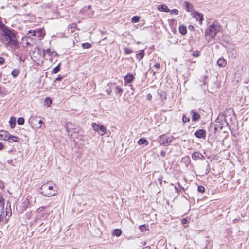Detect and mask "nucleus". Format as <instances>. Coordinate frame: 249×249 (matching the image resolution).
Wrapping results in <instances>:
<instances>
[{"instance_id":"obj_40","label":"nucleus","mask_w":249,"mask_h":249,"mask_svg":"<svg viewBox=\"0 0 249 249\" xmlns=\"http://www.w3.org/2000/svg\"><path fill=\"white\" fill-rule=\"evenodd\" d=\"M132 50L130 49L129 48H126L125 49V53L127 54H131L132 53Z\"/></svg>"},{"instance_id":"obj_27","label":"nucleus","mask_w":249,"mask_h":249,"mask_svg":"<svg viewBox=\"0 0 249 249\" xmlns=\"http://www.w3.org/2000/svg\"><path fill=\"white\" fill-rule=\"evenodd\" d=\"M92 46L91 44L89 43H84L82 45V47L83 49H89Z\"/></svg>"},{"instance_id":"obj_60","label":"nucleus","mask_w":249,"mask_h":249,"mask_svg":"<svg viewBox=\"0 0 249 249\" xmlns=\"http://www.w3.org/2000/svg\"><path fill=\"white\" fill-rule=\"evenodd\" d=\"M2 219V218H0V223L1 222Z\"/></svg>"},{"instance_id":"obj_36","label":"nucleus","mask_w":249,"mask_h":249,"mask_svg":"<svg viewBox=\"0 0 249 249\" xmlns=\"http://www.w3.org/2000/svg\"><path fill=\"white\" fill-rule=\"evenodd\" d=\"M140 17H132V21L134 23L138 22L140 20Z\"/></svg>"},{"instance_id":"obj_33","label":"nucleus","mask_w":249,"mask_h":249,"mask_svg":"<svg viewBox=\"0 0 249 249\" xmlns=\"http://www.w3.org/2000/svg\"><path fill=\"white\" fill-rule=\"evenodd\" d=\"M205 188L204 186L200 185L198 186L197 187V191L201 193H203L205 192Z\"/></svg>"},{"instance_id":"obj_4","label":"nucleus","mask_w":249,"mask_h":249,"mask_svg":"<svg viewBox=\"0 0 249 249\" xmlns=\"http://www.w3.org/2000/svg\"><path fill=\"white\" fill-rule=\"evenodd\" d=\"M66 128L69 134L71 132V135H72L73 134H79L81 131L80 128L78 125L71 122H68L66 124Z\"/></svg>"},{"instance_id":"obj_29","label":"nucleus","mask_w":249,"mask_h":249,"mask_svg":"<svg viewBox=\"0 0 249 249\" xmlns=\"http://www.w3.org/2000/svg\"><path fill=\"white\" fill-rule=\"evenodd\" d=\"M4 206V199L1 196H0V208L2 210L3 209Z\"/></svg>"},{"instance_id":"obj_17","label":"nucleus","mask_w":249,"mask_h":249,"mask_svg":"<svg viewBox=\"0 0 249 249\" xmlns=\"http://www.w3.org/2000/svg\"><path fill=\"white\" fill-rule=\"evenodd\" d=\"M138 143L140 145H147L148 144V142L144 138H141L138 142Z\"/></svg>"},{"instance_id":"obj_14","label":"nucleus","mask_w":249,"mask_h":249,"mask_svg":"<svg viewBox=\"0 0 249 249\" xmlns=\"http://www.w3.org/2000/svg\"><path fill=\"white\" fill-rule=\"evenodd\" d=\"M8 135L9 133L8 132L4 130L0 131V140H7Z\"/></svg>"},{"instance_id":"obj_52","label":"nucleus","mask_w":249,"mask_h":249,"mask_svg":"<svg viewBox=\"0 0 249 249\" xmlns=\"http://www.w3.org/2000/svg\"><path fill=\"white\" fill-rule=\"evenodd\" d=\"M3 147H4V146H3V143L2 142H0V150L3 149Z\"/></svg>"},{"instance_id":"obj_39","label":"nucleus","mask_w":249,"mask_h":249,"mask_svg":"<svg viewBox=\"0 0 249 249\" xmlns=\"http://www.w3.org/2000/svg\"><path fill=\"white\" fill-rule=\"evenodd\" d=\"M4 216V207H3V209L2 210L1 208H0V218H3Z\"/></svg>"},{"instance_id":"obj_25","label":"nucleus","mask_w":249,"mask_h":249,"mask_svg":"<svg viewBox=\"0 0 249 249\" xmlns=\"http://www.w3.org/2000/svg\"><path fill=\"white\" fill-rule=\"evenodd\" d=\"M114 87L115 88V92L116 93H119L120 94H122L123 93V89L121 88H120L118 86H114Z\"/></svg>"},{"instance_id":"obj_7","label":"nucleus","mask_w":249,"mask_h":249,"mask_svg":"<svg viewBox=\"0 0 249 249\" xmlns=\"http://www.w3.org/2000/svg\"><path fill=\"white\" fill-rule=\"evenodd\" d=\"M192 158L194 160H203L205 159V157L200 153L198 152H195L192 154Z\"/></svg>"},{"instance_id":"obj_59","label":"nucleus","mask_w":249,"mask_h":249,"mask_svg":"<svg viewBox=\"0 0 249 249\" xmlns=\"http://www.w3.org/2000/svg\"><path fill=\"white\" fill-rule=\"evenodd\" d=\"M89 8H90V5H89V6L88 7V9H89Z\"/></svg>"},{"instance_id":"obj_28","label":"nucleus","mask_w":249,"mask_h":249,"mask_svg":"<svg viewBox=\"0 0 249 249\" xmlns=\"http://www.w3.org/2000/svg\"><path fill=\"white\" fill-rule=\"evenodd\" d=\"M100 124H97L96 123H93L92 124L93 129L95 131L98 132L99 131V127H100Z\"/></svg>"},{"instance_id":"obj_38","label":"nucleus","mask_w":249,"mask_h":249,"mask_svg":"<svg viewBox=\"0 0 249 249\" xmlns=\"http://www.w3.org/2000/svg\"><path fill=\"white\" fill-rule=\"evenodd\" d=\"M193 56L195 57H198L200 56V52L196 51L193 53Z\"/></svg>"},{"instance_id":"obj_21","label":"nucleus","mask_w":249,"mask_h":249,"mask_svg":"<svg viewBox=\"0 0 249 249\" xmlns=\"http://www.w3.org/2000/svg\"><path fill=\"white\" fill-rule=\"evenodd\" d=\"M9 124L10 127L12 128H14L16 125V118L14 117H11V119L9 121Z\"/></svg>"},{"instance_id":"obj_53","label":"nucleus","mask_w":249,"mask_h":249,"mask_svg":"<svg viewBox=\"0 0 249 249\" xmlns=\"http://www.w3.org/2000/svg\"><path fill=\"white\" fill-rule=\"evenodd\" d=\"M38 123L40 124L39 126H38V127L40 128L41 127V125L43 123V122L41 120H40L38 121Z\"/></svg>"},{"instance_id":"obj_34","label":"nucleus","mask_w":249,"mask_h":249,"mask_svg":"<svg viewBox=\"0 0 249 249\" xmlns=\"http://www.w3.org/2000/svg\"><path fill=\"white\" fill-rule=\"evenodd\" d=\"M77 27V25L76 23H72V24H69L68 26V30H69L70 29H75Z\"/></svg>"},{"instance_id":"obj_22","label":"nucleus","mask_w":249,"mask_h":249,"mask_svg":"<svg viewBox=\"0 0 249 249\" xmlns=\"http://www.w3.org/2000/svg\"><path fill=\"white\" fill-rule=\"evenodd\" d=\"M19 71H20L19 69H15L12 71L11 74L13 77L15 78L19 74Z\"/></svg>"},{"instance_id":"obj_11","label":"nucleus","mask_w":249,"mask_h":249,"mask_svg":"<svg viewBox=\"0 0 249 249\" xmlns=\"http://www.w3.org/2000/svg\"><path fill=\"white\" fill-rule=\"evenodd\" d=\"M35 33V37H37L39 40H41L44 37V34L41 29L36 30Z\"/></svg>"},{"instance_id":"obj_9","label":"nucleus","mask_w":249,"mask_h":249,"mask_svg":"<svg viewBox=\"0 0 249 249\" xmlns=\"http://www.w3.org/2000/svg\"><path fill=\"white\" fill-rule=\"evenodd\" d=\"M182 6L183 8L188 12H192L193 9L192 4L187 1L183 3Z\"/></svg>"},{"instance_id":"obj_24","label":"nucleus","mask_w":249,"mask_h":249,"mask_svg":"<svg viewBox=\"0 0 249 249\" xmlns=\"http://www.w3.org/2000/svg\"><path fill=\"white\" fill-rule=\"evenodd\" d=\"M60 70V64L56 66L52 71V74H56L58 73Z\"/></svg>"},{"instance_id":"obj_19","label":"nucleus","mask_w":249,"mask_h":249,"mask_svg":"<svg viewBox=\"0 0 249 249\" xmlns=\"http://www.w3.org/2000/svg\"><path fill=\"white\" fill-rule=\"evenodd\" d=\"M122 231L119 229H114L112 231V235L114 236H116L117 237H119L121 235Z\"/></svg>"},{"instance_id":"obj_35","label":"nucleus","mask_w":249,"mask_h":249,"mask_svg":"<svg viewBox=\"0 0 249 249\" xmlns=\"http://www.w3.org/2000/svg\"><path fill=\"white\" fill-rule=\"evenodd\" d=\"M210 170H211V168H210V164H209L208 162L207 161V167H206V169L205 170L204 174L205 175L208 174L210 172Z\"/></svg>"},{"instance_id":"obj_61","label":"nucleus","mask_w":249,"mask_h":249,"mask_svg":"<svg viewBox=\"0 0 249 249\" xmlns=\"http://www.w3.org/2000/svg\"><path fill=\"white\" fill-rule=\"evenodd\" d=\"M155 73H156V72H155V71H153V75H155Z\"/></svg>"},{"instance_id":"obj_44","label":"nucleus","mask_w":249,"mask_h":249,"mask_svg":"<svg viewBox=\"0 0 249 249\" xmlns=\"http://www.w3.org/2000/svg\"><path fill=\"white\" fill-rule=\"evenodd\" d=\"M8 206L10 207V210H11V208H10V207H11L10 203L9 201H7L6 202V210H7V207H8ZM7 213H8V212L6 211V215H7Z\"/></svg>"},{"instance_id":"obj_12","label":"nucleus","mask_w":249,"mask_h":249,"mask_svg":"<svg viewBox=\"0 0 249 249\" xmlns=\"http://www.w3.org/2000/svg\"><path fill=\"white\" fill-rule=\"evenodd\" d=\"M7 141L9 142H18L20 141V138L17 136L10 135L9 134Z\"/></svg>"},{"instance_id":"obj_43","label":"nucleus","mask_w":249,"mask_h":249,"mask_svg":"<svg viewBox=\"0 0 249 249\" xmlns=\"http://www.w3.org/2000/svg\"><path fill=\"white\" fill-rule=\"evenodd\" d=\"M187 222H188V220H187V219L186 218H183L181 220V223L183 225H184V224H186Z\"/></svg>"},{"instance_id":"obj_16","label":"nucleus","mask_w":249,"mask_h":249,"mask_svg":"<svg viewBox=\"0 0 249 249\" xmlns=\"http://www.w3.org/2000/svg\"><path fill=\"white\" fill-rule=\"evenodd\" d=\"M179 31L181 34L185 35L187 33V28L185 25H181L179 27Z\"/></svg>"},{"instance_id":"obj_32","label":"nucleus","mask_w":249,"mask_h":249,"mask_svg":"<svg viewBox=\"0 0 249 249\" xmlns=\"http://www.w3.org/2000/svg\"><path fill=\"white\" fill-rule=\"evenodd\" d=\"M52 100L50 98H46L45 100V103L47 105L48 107H50V105L52 104Z\"/></svg>"},{"instance_id":"obj_42","label":"nucleus","mask_w":249,"mask_h":249,"mask_svg":"<svg viewBox=\"0 0 249 249\" xmlns=\"http://www.w3.org/2000/svg\"><path fill=\"white\" fill-rule=\"evenodd\" d=\"M63 78V76L61 75H58V76L55 79V81H61Z\"/></svg>"},{"instance_id":"obj_63","label":"nucleus","mask_w":249,"mask_h":249,"mask_svg":"<svg viewBox=\"0 0 249 249\" xmlns=\"http://www.w3.org/2000/svg\"><path fill=\"white\" fill-rule=\"evenodd\" d=\"M73 32V30H71V33H72Z\"/></svg>"},{"instance_id":"obj_15","label":"nucleus","mask_w":249,"mask_h":249,"mask_svg":"<svg viewBox=\"0 0 249 249\" xmlns=\"http://www.w3.org/2000/svg\"><path fill=\"white\" fill-rule=\"evenodd\" d=\"M217 64L220 67H224L227 65V62L223 58H221L217 60Z\"/></svg>"},{"instance_id":"obj_18","label":"nucleus","mask_w":249,"mask_h":249,"mask_svg":"<svg viewBox=\"0 0 249 249\" xmlns=\"http://www.w3.org/2000/svg\"><path fill=\"white\" fill-rule=\"evenodd\" d=\"M98 133L101 135L103 136L105 134L106 132V128L105 126L102 125H100L99 127V131H98Z\"/></svg>"},{"instance_id":"obj_8","label":"nucleus","mask_w":249,"mask_h":249,"mask_svg":"<svg viewBox=\"0 0 249 249\" xmlns=\"http://www.w3.org/2000/svg\"><path fill=\"white\" fill-rule=\"evenodd\" d=\"M195 136L198 138H203L206 137V131L204 129H199L196 131L194 133Z\"/></svg>"},{"instance_id":"obj_37","label":"nucleus","mask_w":249,"mask_h":249,"mask_svg":"<svg viewBox=\"0 0 249 249\" xmlns=\"http://www.w3.org/2000/svg\"><path fill=\"white\" fill-rule=\"evenodd\" d=\"M190 121V118L189 117H187L185 115H183L182 116V122L183 123L189 122Z\"/></svg>"},{"instance_id":"obj_46","label":"nucleus","mask_w":249,"mask_h":249,"mask_svg":"<svg viewBox=\"0 0 249 249\" xmlns=\"http://www.w3.org/2000/svg\"><path fill=\"white\" fill-rule=\"evenodd\" d=\"M154 67L157 69H159L160 67V64L159 63H156L155 64Z\"/></svg>"},{"instance_id":"obj_5","label":"nucleus","mask_w":249,"mask_h":249,"mask_svg":"<svg viewBox=\"0 0 249 249\" xmlns=\"http://www.w3.org/2000/svg\"><path fill=\"white\" fill-rule=\"evenodd\" d=\"M158 9L161 12H168L170 15H176L178 14V11L177 9L170 10L165 4L159 5L158 6Z\"/></svg>"},{"instance_id":"obj_62","label":"nucleus","mask_w":249,"mask_h":249,"mask_svg":"<svg viewBox=\"0 0 249 249\" xmlns=\"http://www.w3.org/2000/svg\"><path fill=\"white\" fill-rule=\"evenodd\" d=\"M222 129V126H220V129Z\"/></svg>"},{"instance_id":"obj_31","label":"nucleus","mask_w":249,"mask_h":249,"mask_svg":"<svg viewBox=\"0 0 249 249\" xmlns=\"http://www.w3.org/2000/svg\"><path fill=\"white\" fill-rule=\"evenodd\" d=\"M139 229L142 232H143L144 231L147 230L148 229L147 228V226H146L145 225H142L139 226Z\"/></svg>"},{"instance_id":"obj_48","label":"nucleus","mask_w":249,"mask_h":249,"mask_svg":"<svg viewBox=\"0 0 249 249\" xmlns=\"http://www.w3.org/2000/svg\"><path fill=\"white\" fill-rule=\"evenodd\" d=\"M152 98V95L151 94H148L146 97V99L147 100H150Z\"/></svg>"},{"instance_id":"obj_49","label":"nucleus","mask_w":249,"mask_h":249,"mask_svg":"<svg viewBox=\"0 0 249 249\" xmlns=\"http://www.w3.org/2000/svg\"><path fill=\"white\" fill-rule=\"evenodd\" d=\"M35 32H36V30H33L32 32L31 30L29 31V33H32V36H35Z\"/></svg>"},{"instance_id":"obj_45","label":"nucleus","mask_w":249,"mask_h":249,"mask_svg":"<svg viewBox=\"0 0 249 249\" xmlns=\"http://www.w3.org/2000/svg\"><path fill=\"white\" fill-rule=\"evenodd\" d=\"M160 155L162 156V157H165V155H166V151H163V150H162L161 152H160Z\"/></svg>"},{"instance_id":"obj_10","label":"nucleus","mask_w":249,"mask_h":249,"mask_svg":"<svg viewBox=\"0 0 249 249\" xmlns=\"http://www.w3.org/2000/svg\"><path fill=\"white\" fill-rule=\"evenodd\" d=\"M192 114V121L193 122H196L199 120L200 119V115L197 112L193 110H192L190 112Z\"/></svg>"},{"instance_id":"obj_3","label":"nucleus","mask_w":249,"mask_h":249,"mask_svg":"<svg viewBox=\"0 0 249 249\" xmlns=\"http://www.w3.org/2000/svg\"><path fill=\"white\" fill-rule=\"evenodd\" d=\"M221 26L218 24L217 22H214L213 24L210 26L209 28L205 31V36L206 38L209 37L210 40L211 38H213L215 36L217 32L221 30Z\"/></svg>"},{"instance_id":"obj_6","label":"nucleus","mask_w":249,"mask_h":249,"mask_svg":"<svg viewBox=\"0 0 249 249\" xmlns=\"http://www.w3.org/2000/svg\"><path fill=\"white\" fill-rule=\"evenodd\" d=\"M173 137H167L165 135H160L159 137V143L160 145L165 143H170L172 141Z\"/></svg>"},{"instance_id":"obj_55","label":"nucleus","mask_w":249,"mask_h":249,"mask_svg":"<svg viewBox=\"0 0 249 249\" xmlns=\"http://www.w3.org/2000/svg\"><path fill=\"white\" fill-rule=\"evenodd\" d=\"M189 29H190V30H193V29H194V26H191V25H190V26H189Z\"/></svg>"},{"instance_id":"obj_13","label":"nucleus","mask_w":249,"mask_h":249,"mask_svg":"<svg viewBox=\"0 0 249 249\" xmlns=\"http://www.w3.org/2000/svg\"><path fill=\"white\" fill-rule=\"evenodd\" d=\"M125 83H131L134 79V76L133 74L128 73L124 78Z\"/></svg>"},{"instance_id":"obj_1","label":"nucleus","mask_w":249,"mask_h":249,"mask_svg":"<svg viewBox=\"0 0 249 249\" xmlns=\"http://www.w3.org/2000/svg\"><path fill=\"white\" fill-rule=\"evenodd\" d=\"M0 29L1 30L0 40L2 43L12 50L19 48V44L17 40L15 34L3 24L1 21H0Z\"/></svg>"},{"instance_id":"obj_26","label":"nucleus","mask_w":249,"mask_h":249,"mask_svg":"<svg viewBox=\"0 0 249 249\" xmlns=\"http://www.w3.org/2000/svg\"><path fill=\"white\" fill-rule=\"evenodd\" d=\"M29 204V200L27 199H25L23 201V202L22 203V207L23 208V210H26V209L28 207Z\"/></svg>"},{"instance_id":"obj_41","label":"nucleus","mask_w":249,"mask_h":249,"mask_svg":"<svg viewBox=\"0 0 249 249\" xmlns=\"http://www.w3.org/2000/svg\"><path fill=\"white\" fill-rule=\"evenodd\" d=\"M196 20L199 21L200 24H201L203 20V17H197Z\"/></svg>"},{"instance_id":"obj_47","label":"nucleus","mask_w":249,"mask_h":249,"mask_svg":"<svg viewBox=\"0 0 249 249\" xmlns=\"http://www.w3.org/2000/svg\"><path fill=\"white\" fill-rule=\"evenodd\" d=\"M4 62V59L2 57H0V65L3 64Z\"/></svg>"},{"instance_id":"obj_20","label":"nucleus","mask_w":249,"mask_h":249,"mask_svg":"<svg viewBox=\"0 0 249 249\" xmlns=\"http://www.w3.org/2000/svg\"><path fill=\"white\" fill-rule=\"evenodd\" d=\"M115 86V84L113 83H109L107 84V86L109 87V89H107L106 91L108 93V95L110 94V93L112 92V89H111L114 88V86Z\"/></svg>"},{"instance_id":"obj_2","label":"nucleus","mask_w":249,"mask_h":249,"mask_svg":"<svg viewBox=\"0 0 249 249\" xmlns=\"http://www.w3.org/2000/svg\"><path fill=\"white\" fill-rule=\"evenodd\" d=\"M54 184L52 182H47L44 183L40 187V193L46 197H51L56 194V191L55 189Z\"/></svg>"},{"instance_id":"obj_51","label":"nucleus","mask_w":249,"mask_h":249,"mask_svg":"<svg viewBox=\"0 0 249 249\" xmlns=\"http://www.w3.org/2000/svg\"><path fill=\"white\" fill-rule=\"evenodd\" d=\"M194 14H195L193 16H203V14H200L199 13H197V12H195Z\"/></svg>"},{"instance_id":"obj_50","label":"nucleus","mask_w":249,"mask_h":249,"mask_svg":"<svg viewBox=\"0 0 249 249\" xmlns=\"http://www.w3.org/2000/svg\"><path fill=\"white\" fill-rule=\"evenodd\" d=\"M165 94H164L163 95H162L161 94H160V98H163V99H162V100H163V99H166V95H164Z\"/></svg>"},{"instance_id":"obj_54","label":"nucleus","mask_w":249,"mask_h":249,"mask_svg":"<svg viewBox=\"0 0 249 249\" xmlns=\"http://www.w3.org/2000/svg\"><path fill=\"white\" fill-rule=\"evenodd\" d=\"M12 162H13L12 160H7V162L9 164H12Z\"/></svg>"},{"instance_id":"obj_23","label":"nucleus","mask_w":249,"mask_h":249,"mask_svg":"<svg viewBox=\"0 0 249 249\" xmlns=\"http://www.w3.org/2000/svg\"><path fill=\"white\" fill-rule=\"evenodd\" d=\"M144 51L142 50L141 52H140L139 53H137L136 54V58L140 60L141 59H143L144 57Z\"/></svg>"},{"instance_id":"obj_56","label":"nucleus","mask_w":249,"mask_h":249,"mask_svg":"<svg viewBox=\"0 0 249 249\" xmlns=\"http://www.w3.org/2000/svg\"><path fill=\"white\" fill-rule=\"evenodd\" d=\"M214 132H215L217 130V127H215L214 128Z\"/></svg>"},{"instance_id":"obj_57","label":"nucleus","mask_w":249,"mask_h":249,"mask_svg":"<svg viewBox=\"0 0 249 249\" xmlns=\"http://www.w3.org/2000/svg\"><path fill=\"white\" fill-rule=\"evenodd\" d=\"M0 187V188H1V189H3V188H4V185H1Z\"/></svg>"},{"instance_id":"obj_58","label":"nucleus","mask_w":249,"mask_h":249,"mask_svg":"<svg viewBox=\"0 0 249 249\" xmlns=\"http://www.w3.org/2000/svg\"><path fill=\"white\" fill-rule=\"evenodd\" d=\"M159 181H160V183H161L162 179H159Z\"/></svg>"},{"instance_id":"obj_30","label":"nucleus","mask_w":249,"mask_h":249,"mask_svg":"<svg viewBox=\"0 0 249 249\" xmlns=\"http://www.w3.org/2000/svg\"><path fill=\"white\" fill-rule=\"evenodd\" d=\"M17 123L19 125H22L24 123V119L23 117H19L18 119Z\"/></svg>"}]
</instances>
